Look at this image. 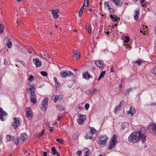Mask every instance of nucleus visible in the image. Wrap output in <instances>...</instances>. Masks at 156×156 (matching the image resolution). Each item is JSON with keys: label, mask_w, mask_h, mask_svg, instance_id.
<instances>
[{"label": "nucleus", "mask_w": 156, "mask_h": 156, "mask_svg": "<svg viewBox=\"0 0 156 156\" xmlns=\"http://www.w3.org/2000/svg\"><path fill=\"white\" fill-rule=\"evenodd\" d=\"M27 86L28 87L27 89V92L28 94H30V101L34 104H35L37 102V97L34 93L35 85L34 84L31 85L28 83L27 84Z\"/></svg>", "instance_id": "f257e3e1"}, {"label": "nucleus", "mask_w": 156, "mask_h": 156, "mask_svg": "<svg viewBox=\"0 0 156 156\" xmlns=\"http://www.w3.org/2000/svg\"><path fill=\"white\" fill-rule=\"evenodd\" d=\"M142 137L139 131H133L129 136L128 140L130 143L134 144L136 143Z\"/></svg>", "instance_id": "f03ea898"}, {"label": "nucleus", "mask_w": 156, "mask_h": 156, "mask_svg": "<svg viewBox=\"0 0 156 156\" xmlns=\"http://www.w3.org/2000/svg\"><path fill=\"white\" fill-rule=\"evenodd\" d=\"M108 138L106 135L101 136L97 142L99 145H102L103 147L106 146Z\"/></svg>", "instance_id": "7ed1b4c3"}, {"label": "nucleus", "mask_w": 156, "mask_h": 156, "mask_svg": "<svg viewBox=\"0 0 156 156\" xmlns=\"http://www.w3.org/2000/svg\"><path fill=\"white\" fill-rule=\"evenodd\" d=\"M60 74L62 78H64L66 77H70L71 76H73L74 74L70 71L66 70L61 71L60 73Z\"/></svg>", "instance_id": "20e7f679"}, {"label": "nucleus", "mask_w": 156, "mask_h": 156, "mask_svg": "<svg viewBox=\"0 0 156 156\" xmlns=\"http://www.w3.org/2000/svg\"><path fill=\"white\" fill-rule=\"evenodd\" d=\"M139 132V133L140 134V136L142 137V143H144L146 140V136L145 135V133L146 132V128L145 127H142Z\"/></svg>", "instance_id": "39448f33"}, {"label": "nucleus", "mask_w": 156, "mask_h": 156, "mask_svg": "<svg viewBox=\"0 0 156 156\" xmlns=\"http://www.w3.org/2000/svg\"><path fill=\"white\" fill-rule=\"evenodd\" d=\"M79 118L77 120L78 123L80 125L83 124L85 120L86 119V116L81 114H79Z\"/></svg>", "instance_id": "423d86ee"}, {"label": "nucleus", "mask_w": 156, "mask_h": 156, "mask_svg": "<svg viewBox=\"0 0 156 156\" xmlns=\"http://www.w3.org/2000/svg\"><path fill=\"white\" fill-rule=\"evenodd\" d=\"M48 98H45L41 102V106H40L42 110H45L48 105Z\"/></svg>", "instance_id": "0eeeda50"}, {"label": "nucleus", "mask_w": 156, "mask_h": 156, "mask_svg": "<svg viewBox=\"0 0 156 156\" xmlns=\"http://www.w3.org/2000/svg\"><path fill=\"white\" fill-rule=\"evenodd\" d=\"M14 122L12 123V125L14 129H16L19 126H20V122L18 118H14Z\"/></svg>", "instance_id": "6e6552de"}, {"label": "nucleus", "mask_w": 156, "mask_h": 156, "mask_svg": "<svg viewBox=\"0 0 156 156\" xmlns=\"http://www.w3.org/2000/svg\"><path fill=\"white\" fill-rule=\"evenodd\" d=\"M26 116L28 119L30 120L33 117V115L30 107L27 108L26 109Z\"/></svg>", "instance_id": "1a4fd4ad"}, {"label": "nucleus", "mask_w": 156, "mask_h": 156, "mask_svg": "<svg viewBox=\"0 0 156 156\" xmlns=\"http://www.w3.org/2000/svg\"><path fill=\"white\" fill-rule=\"evenodd\" d=\"M33 62L36 65V67H40L42 65V62L41 60H39L38 58H34L33 59Z\"/></svg>", "instance_id": "9d476101"}, {"label": "nucleus", "mask_w": 156, "mask_h": 156, "mask_svg": "<svg viewBox=\"0 0 156 156\" xmlns=\"http://www.w3.org/2000/svg\"><path fill=\"white\" fill-rule=\"evenodd\" d=\"M124 103H125L124 101H122L120 102L118 105H117L116 106L114 110V113L115 114L117 113V112L120 110L121 107L122 106L124 105Z\"/></svg>", "instance_id": "9b49d317"}, {"label": "nucleus", "mask_w": 156, "mask_h": 156, "mask_svg": "<svg viewBox=\"0 0 156 156\" xmlns=\"http://www.w3.org/2000/svg\"><path fill=\"white\" fill-rule=\"evenodd\" d=\"M83 78L86 80H88L90 78H92L93 77L92 76L90 75L87 71L83 73L82 74Z\"/></svg>", "instance_id": "f8f14e48"}, {"label": "nucleus", "mask_w": 156, "mask_h": 156, "mask_svg": "<svg viewBox=\"0 0 156 156\" xmlns=\"http://www.w3.org/2000/svg\"><path fill=\"white\" fill-rule=\"evenodd\" d=\"M7 115L6 112L3 110L2 108H0V119L2 121L4 120L3 116L4 115Z\"/></svg>", "instance_id": "ddd939ff"}, {"label": "nucleus", "mask_w": 156, "mask_h": 156, "mask_svg": "<svg viewBox=\"0 0 156 156\" xmlns=\"http://www.w3.org/2000/svg\"><path fill=\"white\" fill-rule=\"evenodd\" d=\"M148 129H151L156 135V125L152 122H151L148 127Z\"/></svg>", "instance_id": "4468645a"}, {"label": "nucleus", "mask_w": 156, "mask_h": 156, "mask_svg": "<svg viewBox=\"0 0 156 156\" xmlns=\"http://www.w3.org/2000/svg\"><path fill=\"white\" fill-rule=\"evenodd\" d=\"M112 1L117 7H120L123 4V2L121 0H112Z\"/></svg>", "instance_id": "2eb2a0df"}, {"label": "nucleus", "mask_w": 156, "mask_h": 156, "mask_svg": "<svg viewBox=\"0 0 156 156\" xmlns=\"http://www.w3.org/2000/svg\"><path fill=\"white\" fill-rule=\"evenodd\" d=\"M95 65L100 69H102L103 66V62L102 60H97L95 61Z\"/></svg>", "instance_id": "dca6fc26"}, {"label": "nucleus", "mask_w": 156, "mask_h": 156, "mask_svg": "<svg viewBox=\"0 0 156 156\" xmlns=\"http://www.w3.org/2000/svg\"><path fill=\"white\" fill-rule=\"evenodd\" d=\"M139 9H137L135 10V15L134 16V19L136 21H137L139 17Z\"/></svg>", "instance_id": "f3484780"}, {"label": "nucleus", "mask_w": 156, "mask_h": 156, "mask_svg": "<svg viewBox=\"0 0 156 156\" xmlns=\"http://www.w3.org/2000/svg\"><path fill=\"white\" fill-rule=\"evenodd\" d=\"M52 14L54 18L55 19H57L58 18L59 16L57 14V13L59 12V10L57 9H55V10H52Z\"/></svg>", "instance_id": "a211bd4d"}, {"label": "nucleus", "mask_w": 156, "mask_h": 156, "mask_svg": "<svg viewBox=\"0 0 156 156\" xmlns=\"http://www.w3.org/2000/svg\"><path fill=\"white\" fill-rule=\"evenodd\" d=\"M97 131L94 128H91L90 132L89 133L90 136H92L93 134L96 133Z\"/></svg>", "instance_id": "6ab92c4d"}, {"label": "nucleus", "mask_w": 156, "mask_h": 156, "mask_svg": "<svg viewBox=\"0 0 156 156\" xmlns=\"http://www.w3.org/2000/svg\"><path fill=\"white\" fill-rule=\"evenodd\" d=\"M20 138L23 141H25L27 138V135L25 133H22L20 135Z\"/></svg>", "instance_id": "aec40b11"}, {"label": "nucleus", "mask_w": 156, "mask_h": 156, "mask_svg": "<svg viewBox=\"0 0 156 156\" xmlns=\"http://www.w3.org/2000/svg\"><path fill=\"white\" fill-rule=\"evenodd\" d=\"M129 124L128 122H124L121 125L122 129H125L128 128Z\"/></svg>", "instance_id": "412c9836"}, {"label": "nucleus", "mask_w": 156, "mask_h": 156, "mask_svg": "<svg viewBox=\"0 0 156 156\" xmlns=\"http://www.w3.org/2000/svg\"><path fill=\"white\" fill-rule=\"evenodd\" d=\"M7 40L8 41L6 42V45L8 48H10L12 47V43L9 39L8 38Z\"/></svg>", "instance_id": "4be33fe9"}, {"label": "nucleus", "mask_w": 156, "mask_h": 156, "mask_svg": "<svg viewBox=\"0 0 156 156\" xmlns=\"http://www.w3.org/2000/svg\"><path fill=\"white\" fill-rule=\"evenodd\" d=\"M110 17L111 18L112 20L113 21L117 22L118 21V19H119V20H120L119 18H117L116 16H115V17H114L113 15H112L110 16Z\"/></svg>", "instance_id": "5701e85b"}, {"label": "nucleus", "mask_w": 156, "mask_h": 156, "mask_svg": "<svg viewBox=\"0 0 156 156\" xmlns=\"http://www.w3.org/2000/svg\"><path fill=\"white\" fill-rule=\"evenodd\" d=\"M57 109L59 111H62L64 110L65 108L64 106L62 105H59L56 106Z\"/></svg>", "instance_id": "b1692460"}, {"label": "nucleus", "mask_w": 156, "mask_h": 156, "mask_svg": "<svg viewBox=\"0 0 156 156\" xmlns=\"http://www.w3.org/2000/svg\"><path fill=\"white\" fill-rule=\"evenodd\" d=\"M84 9V7L83 6L81 8L79 13V17L81 16L83 12V10Z\"/></svg>", "instance_id": "393cba45"}, {"label": "nucleus", "mask_w": 156, "mask_h": 156, "mask_svg": "<svg viewBox=\"0 0 156 156\" xmlns=\"http://www.w3.org/2000/svg\"><path fill=\"white\" fill-rule=\"evenodd\" d=\"M132 89V88H131L126 89L124 92V94L126 96L129 95V92L130 91H131Z\"/></svg>", "instance_id": "a878e982"}, {"label": "nucleus", "mask_w": 156, "mask_h": 156, "mask_svg": "<svg viewBox=\"0 0 156 156\" xmlns=\"http://www.w3.org/2000/svg\"><path fill=\"white\" fill-rule=\"evenodd\" d=\"M115 143L110 141L109 146L108 148V149L110 150H111L112 148H113L115 147Z\"/></svg>", "instance_id": "bb28decb"}, {"label": "nucleus", "mask_w": 156, "mask_h": 156, "mask_svg": "<svg viewBox=\"0 0 156 156\" xmlns=\"http://www.w3.org/2000/svg\"><path fill=\"white\" fill-rule=\"evenodd\" d=\"M105 71L104 70V71H102L100 74V76L98 79V80H100L101 78L103 77L104 76V75L105 74Z\"/></svg>", "instance_id": "cd10ccee"}, {"label": "nucleus", "mask_w": 156, "mask_h": 156, "mask_svg": "<svg viewBox=\"0 0 156 156\" xmlns=\"http://www.w3.org/2000/svg\"><path fill=\"white\" fill-rule=\"evenodd\" d=\"M52 98L54 99H53V100L54 101V102H56L58 100L60 101V100L59 99V96L58 95L54 96L53 95L52 97Z\"/></svg>", "instance_id": "c85d7f7f"}, {"label": "nucleus", "mask_w": 156, "mask_h": 156, "mask_svg": "<svg viewBox=\"0 0 156 156\" xmlns=\"http://www.w3.org/2000/svg\"><path fill=\"white\" fill-rule=\"evenodd\" d=\"M51 151L52 152V155L56 154L57 153V151L54 147H52L51 148Z\"/></svg>", "instance_id": "c756f323"}, {"label": "nucleus", "mask_w": 156, "mask_h": 156, "mask_svg": "<svg viewBox=\"0 0 156 156\" xmlns=\"http://www.w3.org/2000/svg\"><path fill=\"white\" fill-rule=\"evenodd\" d=\"M117 137V135L115 134H114L112 137V139L111 141L115 143Z\"/></svg>", "instance_id": "7c9ffc66"}, {"label": "nucleus", "mask_w": 156, "mask_h": 156, "mask_svg": "<svg viewBox=\"0 0 156 156\" xmlns=\"http://www.w3.org/2000/svg\"><path fill=\"white\" fill-rule=\"evenodd\" d=\"M89 0H84L83 6L88 7L89 6Z\"/></svg>", "instance_id": "2f4dec72"}, {"label": "nucleus", "mask_w": 156, "mask_h": 156, "mask_svg": "<svg viewBox=\"0 0 156 156\" xmlns=\"http://www.w3.org/2000/svg\"><path fill=\"white\" fill-rule=\"evenodd\" d=\"M140 3L142 6L144 7L146 5L147 3V1L145 0H142L141 1Z\"/></svg>", "instance_id": "473e14b6"}, {"label": "nucleus", "mask_w": 156, "mask_h": 156, "mask_svg": "<svg viewBox=\"0 0 156 156\" xmlns=\"http://www.w3.org/2000/svg\"><path fill=\"white\" fill-rule=\"evenodd\" d=\"M34 80V76L32 75H30L28 78V80L29 81L31 82Z\"/></svg>", "instance_id": "72a5a7b5"}, {"label": "nucleus", "mask_w": 156, "mask_h": 156, "mask_svg": "<svg viewBox=\"0 0 156 156\" xmlns=\"http://www.w3.org/2000/svg\"><path fill=\"white\" fill-rule=\"evenodd\" d=\"M86 150L85 152V154L84 156H88L90 154V150L88 148H86L85 149Z\"/></svg>", "instance_id": "f704fd0d"}, {"label": "nucleus", "mask_w": 156, "mask_h": 156, "mask_svg": "<svg viewBox=\"0 0 156 156\" xmlns=\"http://www.w3.org/2000/svg\"><path fill=\"white\" fill-rule=\"evenodd\" d=\"M156 71V66L155 67H154L151 70V72L153 73H154L155 75H156V73H155Z\"/></svg>", "instance_id": "c9c22d12"}, {"label": "nucleus", "mask_w": 156, "mask_h": 156, "mask_svg": "<svg viewBox=\"0 0 156 156\" xmlns=\"http://www.w3.org/2000/svg\"><path fill=\"white\" fill-rule=\"evenodd\" d=\"M14 143L16 145H18L19 143V139L17 137L16 138H15V139L14 140Z\"/></svg>", "instance_id": "e433bc0d"}, {"label": "nucleus", "mask_w": 156, "mask_h": 156, "mask_svg": "<svg viewBox=\"0 0 156 156\" xmlns=\"http://www.w3.org/2000/svg\"><path fill=\"white\" fill-rule=\"evenodd\" d=\"M80 54L79 52L76 51V53L74 54V56L77 58H79Z\"/></svg>", "instance_id": "4c0bfd02"}, {"label": "nucleus", "mask_w": 156, "mask_h": 156, "mask_svg": "<svg viewBox=\"0 0 156 156\" xmlns=\"http://www.w3.org/2000/svg\"><path fill=\"white\" fill-rule=\"evenodd\" d=\"M45 132V129H43L42 130L41 132L39 134L38 136L39 137H40L42 136L44 134V133Z\"/></svg>", "instance_id": "58836bf2"}, {"label": "nucleus", "mask_w": 156, "mask_h": 156, "mask_svg": "<svg viewBox=\"0 0 156 156\" xmlns=\"http://www.w3.org/2000/svg\"><path fill=\"white\" fill-rule=\"evenodd\" d=\"M56 141L57 142L61 144H62L64 142V141L62 139L60 138H57L56 139Z\"/></svg>", "instance_id": "ea45409f"}, {"label": "nucleus", "mask_w": 156, "mask_h": 156, "mask_svg": "<svg viewBox=\"0 0 156 156\" xmlns=\"http://www.w3.org/2000/svg\"><path fill=\"white\" fill-rule=\"evenodd\" d=\"M41 74L42 75L44 76H46L48 75L47 73L45 71H41Z\"/></svg>", "instance_id": "a19ab883"}, {"label": "nucleus", "mask_w": 156, "mask_h": 156, "mask_svg": "<svg viewBox=\"0 0 156 156\" xmlns=\"http://www.w3.org/2000/svg\"><path fill=\"white\" fill-rule=\"evenodd\" d=\"M125 37L126 38V39L124 40V42L125 43H127L129 42L130 41V38L129 37L127 36H125Z\"/></svg>", "instance_id": "79ce46f5"}, {"label": "nucleus", "mask_w": 156, "mask_h": 156, "mask_svg": "<svg viewBox=\"0 0 156 156\" xmlns=\"http://www.w3.org/2000/svg\"><path fill=\"white\" fill-rule=\"evenodd\" d=\"M133 62L137 64L139 66H140L141 64V61L140 60L136 61L135 62Z\"/></svg>", "instance_id": "37998d69"}, {"label": "nucleus", "mask_w": 156, "mask_h": 156, "mask_svg": "<svg viewBox=\"0 0 156 156\" xmlns=\"http://www.w3.org/2000/svg\"><path fill=\"white\" fill-rule=\"evenodd\" d=\"M87 30L89 33H91V29L90 27V26L89 25H87Z\"/></svg>", "instance_id": "c03bdc74"}, {"label": "nucleus", "mask_w": 156, "mask_h": 156, "mask_svg": "<svg viewBox=\"0 0 156 156\" xmlns=\"http://www.w3.org/2000/svg\"><path fill=\"white\" fill-rule=\"evenodd\" d=\"M86 139H90L93 141L95 140V139L94 138H93L91 136H87V137L86 138Z\"/></svg>", "instance_id": "a18cd8bd"}, {"label": "nucleus", "mask_w": 156, "mask_h": 156, "mask_svg": "<svg viewBox=\"0 0 156 156\" xmlns=\"http://www.w3.org/2000/svg\"><path fill=\"white\" fill-rule=\"evenodd\" d=\"M4 30V27L2 26L0 24V33H3V30Z\"/></svg>", "instance_id": "49530a36"}, {"label": "nucleus", "mask_w": 156, "mask_h": 156, "mask_svg": "<svg viewBox=\"0 0 156 156\" xmlns=\"http://www.w3.org/2000/svg\"><path fill=\"white\" fill-rule=\"evenodd\" d=\"M44 55L45 57L46 58H50V57L48 55V53L46 52H44Z\"/></svg>", "instance_id": "de8ad7c7"}, {"label": "nucleus", "mask_w": 156, "mask_h": 156, "mask_svg": "<svg viewBox=\"0 0 156 156\" xmlns=\"http://www.w3.org/2000/svg\"><path fill=\"white\" fill-rule=\"evenodd\" d=\"M90 106V105L89 104H86L85 105V107L86 109L88 110Z\"/></svg>", "instance_id": "09e8293b"}, {"label": "nucleus", "mask_w": 156, "mask_h": 156, "mask_svg": "<svg viewBox=\"0 0 156 156\" xmlns=\"http://www.w3.org/2000/svg\"><path fill=\"white\" fill-rule=\"evenodd\" d=\"M11 138V136L9 135H7V140L8 141H10Z\"/></svg>", "instance_id": "8fccbe9b"}, {"label": "nucleus", "mask_w": 156, "mask_h": 156, "mask_svg": "<svg viewBox=\"0 0 156 156\" xmlns=\"http://www.w3.org/2000/svg\"><path fill=\"white\" fill-rule=\"evenodd\" d=\"M17 61L19 62H20L22 65H23L24 67H25V63L24 62V61L23 60L18 61Z\"/></svg>", "instance_id": "3c124183"}, {"label": "nucleus", "mask_w": 156, "mask_h": 156, "mask_svg": "<svg viewBox=\"0 0 156 156\" xmlns=\"http://www.w3.org/2000/svg\"><path fill=\"white\" fill-rule=\"evenodd\" d=\"M104 6L105 8H106V6H107V7L108 6H109V2H105L104 3Z\"/></svg>", "instance_id": "603ef678"}, {"label": "nucleus", "mask_w": 156, "mask_h": 156, "mask_svg": "<svg viewBox=\"0 0 156 156\" xmlns=\"http://www.w3.org/2000/svg\"><path fill=\"white\" fill-rule=\"evenodd\" d=\"M61 85L60 83L57 82V83H56V84L55 83V85L56 86V87H59Z\"/></svg>", "instance_id": "864d4df0"}, {"label": "nucleus", "mask_w": 156, "mask_h": 156, "mask_svg": "<svg viewBox=\"0 0 156 156\" xmlns=\"http://www.w3.org/2000/svg\"><path fill=\"white\" fill-rule=\"evenodd\" d=\"M15 138L13 136H11V138H10L11 140L10 141H14Z\"/></svg>", "instance_id": "5fc2aeb1"}, {"label": "nucleus", "mask_w": 156, "mask_h": 156, "mask_svg": "<svg viewBox=\"0 0 156 156\" xmlns=\"http://www.w3.org/2000/svg\"><path fill=\"white\" fill-rule=\"evenodd\" d=\"M63 117V116L61 115V116H58V118H57V120L59 121V120L62 117Z\"/></svg>", "instance_id": "6e6d98bb"}, {"label": "nucleus", "mask_w": 156, "mask_h": 156, "mask_svg": "<svg viewBox=\"0 0 156 156\" xmlns=\"http://www.w3.org/2000/svg\"><path fill=\"white\" fill-rule=\"evenodd\" d=\"M53 79L55 83L56 84V83H57L58 82L56 77L55 76H54L53 77Z\"/></svg>", "instance_id": "4d7b16f0"}, {"label": "nucleus", "mask_w": 156, "mask_h": 156, "mask_svg": "<svg viewBox=\"0 0 156 156\" xmlns=\"http://www.w3.org/2000/svg\"><path fill=\"white\" fill-rule=\"evenodd\" d=\"M81 153H82V152L81 150H78L77 151V154L79 155H80L81 154Z\"/></svg>", "instance_id": "13d9d810"}, {"label": "nucleus", "mask_w": 156, "mask_h": 156, "mask_svg": "<svg viewBox=\"0 0 156 156\" xmlns=\"http://www.w3.org/2000/svg\"><path fill=\"white\" fill-rule=\"evenodd\" d=\"M49 129L50 132H52L53 130V128L51 127H49Z\"/></svg>", "instance_id": "bf43d9fd"}, {"label": "nucleus", "mask_w": 156, "mask_h": 156, "mask_svg": "<svg viewBox=\"0 0 156 156\" xmlns=\"http://www.w3.org/2000/svg\"><path fill=\"white\" fill-rule=\"evenodd\" d=\"M134 112H132V111H131V110H130L129 111V113L131 114H132V115L134 113Z\"/></svg>", "instance_id": "052dcab7"}, {"label": "nucleus", "mask_w": 156, "mask_h": 156, "mask_svg": "<svg viewBox=\"0 0 156 156\" xmlns=\"http://www.w3.org/2000/svg\"><path fill=\"white\" fill-rule=\"evenodd\" d=\"M109 11L111 12H113L114 11V9H113L112 8H111L110 9H109Z\"/></svg>", "instance_id": "680f3d73"}, {"label": "nucleus", "mask_w": 156, "mask_h": 156, "mask_svg": "<svg viewBox=\"0 0 156 156\" xmlns=\"http://www.w3.org/2000/svg\"><path fill=\"white\" fill-rule=\"evenodd\" d=\"M110 72H113V73L115 72L114 69L113 67H112L111 68V69Z\"/></svg>", "instance_id": "e2e57ef3"}, {"label": "nucleus", "mask_w": 156, "mask_h": 156, "mask_svg": "<svg viewBox=\"0 0 156 156\" xmlns=\"http://www.w3.org/2000/svg\"><path fill=\"white\" fill-rule=\"evenodd\" d=\"M43 155L44 156H47V152L45 151H44Z\"/></svg>", "instance_id": "0e129e2a"}, {"label": "nucleus", "mask_w": 156, "mask_h": 156, "mask_svg": "<svg viewBox=\"0 0 156 156\" xmlns=\"http://www.w3.org/2000/svg\"><path fill=\"white\" fill-rule=\"evenodd\" d=\"M4 64L5 65H6L8 64V62L5 60L4 62Z\"/></svg>", "instance_id": "69168bd1"}, {"label": "nucleus", "mask_w": 156, "mask_h": 156, "mask_svg": "<svg viewBox=\"0 0 156 156\" xmlns=\"http://www.w3.org/2000/svg\"><path fill=\"white\" fill-rule=\"evenodd\" d=\"M59 99H60V101L62 99V96H61V95H59Z\"/></svg>", "instance_id": "338daca9"}, {"label": "nucleus", "mask_w": 156, "mask_h": 156, "mask_svg": "<svg viewBox=\"0 0 156 156\" xmlns=\"http://www.w3.org/2000/svg\"><path fill=\"white\" fill-rule=\"evenodd\" d=\"M91 69L92 70H96V68L94 67H92L91 68Z\"/></svg>", "instance_id": "774afa93"}]
</instances>
